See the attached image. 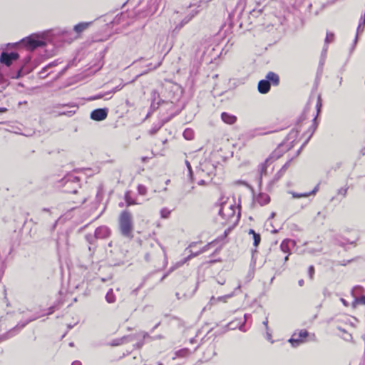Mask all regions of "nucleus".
<instances>
[{"mask_svg": "<svg viewBox=\"0 0 365 365\" xmlns=\"http://www.w3.org/2000/svg\"><path fill=\"white\" fill-rule=\"evenodd\" d=\"M107 115H108L107 109L99 108V109L94 110L91 113V118L95 120H103L107 117Z\"/></svg>", "mask_w": 365, "mask_h": 365, "instance_id": "9", "label": "nucleus"}, {"mask_svg": "<svg viewBox=\"0 0 365 365\" xmlns=\"http://www.w3.org/2000/svg\"><path fill=\"white\" fill-rule=\"evenodd\" d=\"M355 302L359 304H365V296L356 298Z\"/></svg>", "mask_w": 365, "mask_h": 365, "instance_id": "32", "label": "nucleus"}, {"mask_svg": "<svg viewBox=\"0 0 365 365\" xmlns=\"http://www.w3.org/2000/svg\"><path fill=\"white\" fill-rule=\"evenodd\" d=\"M319 190V185H317L313 190L309 192H304V193H297L294 192H292L291 194L294 198H300V197H307L310 195H314L317 191Z\"/></svg>", "mask_w": 365, "mask_h": 365, "instance_id": "15", "label": "nucleus"}, {"mask_svg": "<svg viewBox=\"0 0 365 365\" xmlns=\"http://www.w3.org/2000/svg\"><path fill=\"white\" fill-rule=\"evenodd\" d=\"M51 32L48 31L40 34H32L21 40L20 45L24 46L27 51L31 52L36 49H40L41 59H34L33 62H31L32 57L31 56H26L21 61V66L18 72L17 78L30 73L40 63L41 60L52 56V53L48 52L47 49L45 48L48 43L51 42Z\"/></svg>", "mask_w": 365, "mask_h": 365, "instance_id": "1", "label": "nucleus"}, {"mask_svg": "<svg viewBox=\"0 0 365 365\" xmlns=\"http://www.w3.org/2000/svg\"><path fill=\"white\" fill-rule=\"evenodd\" d=\"M240 288H241V283L239 282L236 289L231 293V294H226L225 296H222V297H219L217 298V300H218V302H225L227 299H230L231 297H232L235 293H236V291L237 290H240Z\"/></svg>", "mask_w": 365, "mask_h": 365, "instance_id": "19", "label": "nucleus"}, {"mask_svg": "<svg viewBox=\"0 0 365 365\" xmlns=\"http://www.w3.org/2000/svg\"><path fill=\"white\" fill-rule=\"evenodd\" d=\"M274 215H275V213H274V212H272V213L271 214L270 217H271V218H273V217H274Z\"/></svg>", "mask_w": 365, "mask_h": 365, "instance_id": "46", "label": "nucleus"}, {"mask_svg": "<svg viewBox=\"0 0 365 365\" xmlns=\"http://www.w3.org/2000/svg\"><path fill=\"white\" fill-rule=\"evenodd\" d=\"M160 127H155L153 128H152L150 130V133L151 135H154L155 133H157V131L159 130Z\"/></svg>", "mask_w": 365, "mask_h": 365, "instance_id": "36", "label": "nucleus"}, {"mask_svg": "<svg viewBox=\"0 0 365 365\" xmlns=\"http://www.w3.org/2000/svg\"><path fill=\"white\" fill-rule=\"evenodd\" d=\"M194 131L191 128H186L183 132V137L186 140H192L194 138Z\"/></svg>", "mask_w": 365, "mask_h": 365, "instance_id": "21", "label": "nucleus"}, {"mask_svg": "<svg viewBox=\"0 0 365 365\" xmlns=\"http://www.w3.org/2000/svg\"><path fill=\"white\" fill-rule=\"evenodd\" d=\"M159 97V95H158V93L156 92V91H153L152 92V99H153V103H152V106H155V102L157 99V98Z\"/></svg>", "mask_w": 365, "mask_h": 365, "instance_id": "30", "label": "nucleus"}, {"mask_svg": "<svg viewBox=\"0 0 365 365\" xmlns=\"http://www.w3.org/2000/svg\"><path fill=\"white\" fill-rule=\"evenodd\" d=\"M269 201V196L266 193H259L255 200V202L261 206L268 204Z\"/></svg>", "mask_w": 365, "mask_h": 365, "instance_id": "12", "label": "nucleus"}, {"mask_svg": "<svg viewBox=\"0 0 365 365\" xmlns=\"http://www.w3.org/2000/svg\"><path fill=\"white\" fill-rule=\"evenodd\" d=\"M110 230L106 226L98 227L95 231V237L98 239H105L110 236Z\"/></svg>", "mask_w": 365, "mask_h": 365, "instance_id": "10", "label": "nucleus"}, {"mask_svg": "<svg viewBox=\"0 0 365 365\" xmlns=\"http://www.w3.org/2000/svg\"><path fill=\"white\" fill-rule=\"evenodd\" d=\"M138 193L141 195H145L147 193V188L143 185H139L138 187Z\"/></svg>", "mask_w": 365, "mask_h": 365, "instance_id": "27", "label": "nucleus"}, {"mask_svg": "<svg viewBox=\"0 0 365 365\" xmlns=\"http://www.w3.org/2000/svg\"><path fill=\"white\" fill-rule=\"evenodd\" d=\"M284 260H285V261H287V260H288V255L285 257Z\"/></svg>", "mask_w": 365, "mask_h": 365, "instance_id": "48", "label": "nucleus"}, {"mask_svg": "<svg viewBox=\"0 0 365 365\" xmlns=\"http://www.w3.org/2000/svg\"><path fill=\"white\" fill-rule=\"evenodd\" d=\"M188 353V350L187 349H181L178 351H177L175 353V355L176 356H180V357H182V356H185Z\"/></svg>", "mask_w": 365, "mask_h": 365, "instance_id": "29", "label": "nucleus"}, {"mask_svg": "<svg viewBox=\"0 0 365 365\" xmlns=\"http://www.w3.org/2000/svg\"><path fill=\"white\" fill-rule=\"evenodd\" d=\"M295 245L294 240L286 239L282 241L280 245L281 250L284 253H289L292 248Z\"/></svg>", "mask_w": 365, "mask_h": 365, "instance_id": "11", "label": "nucleus"}, {"mask_svg": "<svg viewBox=\"0 0 365 365\" xmlns=\"http://www.w3.org/2000/svg\"><path fill=\"white\" fill-rule=\"evenodd\" d=\"M274 158L272 156H270L268 158L266 159V160L264 161V163L261 164L259 165V172H260V174L261 175H262L263 174H265L266 173V169H267V167L270 165L273 161H274Z\"/></svg>", "mask_w": 365, "mask_h": 365, "instance_id": "17", "label": "nucleus"}, {"mask_svg": "<svg viewBox=\"0 0 365 365\" xmlns=\"http://www.w3.org/2000/svg\"><path fill=\"white\" fill-rule=\"evenodd\" d=\"M270 89V83L267 80H261L258 83V91L260 93H267Z\"/></svg>", "mask_w": 365, "mask_h": 365, "instance_id": "13", "label": "nucleus"}, {"mask_svg": "<svg viewBox=\"0 0 365 365\" xmlns=\"http://www.w3.org/2000/svg\"><path fill=\"white\" fill-rule=\"evenodd\" d=\"M250 316L249 314H245V319L247 320Z\"/></svg>", "mask_w": 365, "mask_h": 365, "instance_id": "45", "label": "nucleus"}, {"mask_svg": "<svg viewBox=\"0 0 365 365\" xmlns=\"http://www.w3.org/2000/svg\"><path fill=\"white\" fill-rule=\"evenodd\" d=\"M19 57V55L15 52L6 53L2 52L0 57L1 63L9 66L13 61H16Z\"/></svg>", "mask_w": 365, "mask_h": 365, "instance_id": "7", "label": "nucleus"}, {"mask_svg": "<svg viewBox=\"0 0 365 365\" xmlns=\"http://www.w3.org/2000/svg\"><path fill=\"white\" fill-rule=\"evenodd\" d=\"M265 79L267 80L268 82H269L270 83H272L274 86H277L279 82V76L277 73L272 71L269 72L266 75Z\"/></svg>", "mask_w": 365, "mask_h": 365, "instance_id": "16", "label": "nucleus"}, {"mask_svg": "<svg viewBox=\"0 0 365 365\" xmlns=\"http://www.w3.org/2000/svg\"><path fill=\"white\" fill-rule=\"evenodd\" d=\"M341 301L342 302V303H343L344 305L347 306V303H346V302L344 299H341Z\"/></svg>", "mask_w": 365, "mask_h": 365, "instance_id": "43", "label": "nucleus"}, {"mask_svg": "<svg viewBox=\"0 0 365 365\" xmlns=\"http://www.w3.org/2000/svg\"><path fill=\"white\" fill-rule=\"evenodd\" d=\"M185 164H186V166L187 168L189 178L190 180H192V171L190 163L187 160H186Z\"/></svg>", "mask_w": 365, "mask_h": 365, "instance_id": "28", "label": "nucleus"}, {"mask_svg": "<svg viewBox=\"0 0 365 365\" xmlns=\"http://www.w3.org/2000/svg\"><path fill=\"white\" fill-rule=\"evenodd\" d=\"M315 340L314 334H309L306 329H300L293 333L289 341L293 347H297L302 344Z\"/></svg>", "mask_w": 365, "mask_h": 365, "instance_id": "4", "label": "nucleus"}, {"mask_svg": "<svg viewBox=\"0 0 365 365\" xmlns=\"http://www.w3.org/2000/svg\"><path fill=\"white\" fill-rule=\"evenodd\" d=\"M348 187L346 186L342 187L337 190L338 195L344 197L346 195Z\"/></svg>", "mask_w": 365, "mask_h": 365, "instance_id": "25", "label": "nucleus"}, {"mask_svg": "<svg viewBox=\"0 0 365 365\" xmlns=\"http://www.w3.org/2000/svg\"><path fill=\"white\" fill-rule=\"evenodd\" d=\"M234 202H223L219 209V215L224 220L222 223L235 225L240 219V213Z\"/></svg>", "mask_w": 365, "mask_h": 365, "instance_id": "3", "label": "nucleus"}, {"mask_svg": "<svg viewBox=\"0 0 365 365\" xmlns=\"http://www.w3.org/2000/svg\"><path fill=\"white\" fill-rule=\"evenodd\" d=\"M221 118L227 124L232 125L234 124L237 120V117L232 114L223 112L221 114Z\"/></svg>", "mask_w": 365, "mask_h": 365, "instance_id": "14", "label": "nucleus"}, {"mask_svg": "<svg viewBox=\"0 0 365 365\" xmlns=\"http://www.w3.org/2000/svg\"><path fill=\"white\" fill-rule=\"evenodd\" d=\"M80 180V177L75 173L68 174L63 179L64 191L70 193H76L81 187Z\"/></svg>", "mask_w": 365, "mask_h": 365, "instance_id": "5", "label": "nucleus"}, {"mask_svg": "<svg viewBox=\"0 0 365 365\" xmlns=\"http://www.w3.org/2000/svg\"><path fill=\"white\" fill-rule=\"evenodd\" d=\"M158 365H163L162 363H160Z\"/></svg>", "mask_w": 365, "mask_h": 365, "instance_id": "51", "label": "nucleus"}, {"mask_svg": "<svg viewBox=\"0 0 365 365\" xmlns=\"http://www.w3.org/2000/svg\"><path fill=\"white\" fill-rule=\"evenodd\" d=\"M106 299L108 303H113L115 301V297L112 289L107 292Z\"/></svg>", "mask_w": 365, "mask_h": 365, "instance_id": "22", "label": "nucleus"}, {"mask_svg": "<svg viewBox=\"0 0 365 365\" xmlns=\"http://www.w3.org/2000/svg\"><path fill=\"white\" fill-rule=\"evenodd\" d=\"M192 257V255H190L188 256L187 258H185L184 260L181 261V262H179L178 263H176V264L175 265L174 267H173L171 269L170 271H173L175 269L178 268V267H180V266H182L184 263H185L189 259H190L191 257Z\"/></svg>", "mask_w": 365, "mask_h": 365, "instance_id": "26", "label": "nucleus"}, {"mask_svg": "<svg viewBox=\"0 0 365 365\" xmlns=\"http://www.w3.org/2000/svg\"><path fill=\"white\" fill-rule=\"evenodd\" d=\"M71 365H81V363L79 361H75Z\"/></svg>", "mask_w": 365, "mask_h": 365, "instance_id": "39", "label": "nucleus"}, {"mask_svg": "<svg viewBox=\"0 0 365 365\" xmlns=\"http://www.w3.org/2000/svg\"><path fill=\"white\" fill-rule=\"evenodd\" d=\"M263 324L265 326L266 329L268 330V319L266 318L265 321L263 322Z\"/></svg>", "mask_w": 365, "mask_h": 365, "instance_id": "38", "label": "nucleus"}, {"mask_svg": "<svg viewBox=\"0 0 365 365\" xmlns=\"http://www.w3.org/2000/svg\"><path fill=\"white\" fill-rule=\"evenodd\" d=\"M288 165H289V163H286V164L283 166L282 169H283V170H285V169L287 168Z\"/></svg>", "mask_w": 365, "mask_h": 365, "instance_id": "44", "label": "nucleus"}, {"mask_svg": "<svg viewBox=\"0 0 365 365\" xmlns=\"http://www.w3.org/2000/svg\"><path fill=\"white\" fill-rule=\"evenodd\" d=\"M6 110V109L4 108H0V113L5 112Z\"/></svg>", "mask_w": 365, "mask_h": 365, "instance_id": "42", "label": "nucleus"}, {"mask_svg": "<svg viewBox=\"0 0 365 365\" xmlns=\"http://www.w3.org/2000/svg\"><path fill=\"white\" fill-rule=\"evenodd\" d=\"M125 200H126L128 205H131L135 204V202L130 197H129L127 195L125 196Z\"/></svg>", "mask_w": 365, "mask_h": 365, "instance_id": "34", "label": "nucleus"}, {"mask_svg": "<svg viewBox=\"0 0 365 365\" xmlns=\"http://www.w3.org/2000/svg\"><path fill=\"white\" fill-rule=\"evenodd\" d=\"M119 224L122 234L129 236L133 230L132 215L127 210L123 211L120 215Z\"/></svg>", "mask_w": 365, "mask_h": 365, "instance_id": "6", "label": "nucleus"}, {"mask_svg": "<svg viewBox=\"0 0 365 365\" xmlns=\"http://www.w3.org/2000/svg\"><path fill=\"white\" fill-rule=\"evenodd\" d=\"M308 273L310 279H313L314 274V266H310L308 269Z\"/></svg>", "mask_w": 365, "mask_h": 365, "instance_id": "31", "label": "nucleus"}, {"mask_svg": "<svg viewBox=\"0 0 365 365\" xmlns=\"http://www.w3.org/2000/svg\"><path fill=\"white\" fill-rule=\"evenodd\" d=\"M342 337L344 340L349 341L351 339V335L347 332H344V334H342Z\"/></svg>", "mask_w": 365, "mask_h": 365, "instance_id": "33", "label": "nucleus"}, {"mask_svg": "<svg viewBox=\"0 0 365 365\" xmlns=\"http://www.w3.org/2000/svg\"><path fill=\"white\" fill-rule=\"evenodd\" d=\"M317 128L316 117L313 115L309 120L307 119L306 114L302 116L297 123V128L295 130H292L288 135L289 140H295L298 136L299 133L304 132L303 135L306 136L308 135V139L313 135Z\"/></svg>", "mask_w": 365, "mask_h": 365, "instance_id": "2", "label": "nucleus"}, {"mask_svg": "<svg viewBox=\"0 0 365 365\" xmlns=\"http://www.w3.org/2000/svg\"><path fill=\"white\" fill-rule=\"evenodd\" d=\"M334 41V34L331 32H327V36L325 38V43L328 44L329 43H331Z\"/></svg>", "mask_w": 365, "mask_h": 365, "instance_id": "24", "label": "nucleus"}, {"mask_svg": "<svg viewBox=\"0 0 365 365\" xmlns=\"http://www.w3.org/2000/svg\"><path fill=\"white\" fill-rule=\"evenodd\" d=\"M160 217L163 219H168L171 213V210L167 207H163L160 211Z\"/></svg>", "mask_w": 365, "mask_h": 365, "instance_id": "23", "label": "nucleus"}, {"mask_svg": "<svg viewBox=\"0 0 365 365\" xmlns=\"http://www.w3.org/2000/svg\"><path fill=\"white\" fill-rule=\"evenodd\" d=\"M327 48H324V52H326Z\"/></svg>", "mask_w": 365, "mask_h": 365, "instance_id": "50", "label": "nucleus"}, {"mask_svg": "<svg viewBox=\"0 0 365 365\" xmlns=\"http://www.w3.org/2000/svg\"><path fill=\"white\" fill-rule=\"evenodd\" d=\"M205 170H207L206 175H207V178L210 179L214 174L215 168L209 163L205 162L201 164V170L197 172V175L200 177H204Z\"/></svg>", "mask_w": 365, "mask_h": 365, "instance_id": "8", "label": "nucleus"}, {"mask_svg": "<svg viewBox=\"0 0 365 365\" xmlns=\"http://www.w3.org/2000/svg\"><path fill=\"white\" fill-rule=\"evenodd\" d=\"M249 235L252 236V239L254 240V243H253L254 246L257 247L261 240L259 234L256 233L254 230L250 229L249 230Z\"/></svg>", "mask_w": 365, "mask_h": 365, "instance_id": "20", "label": "nucleus"}, {"mask_svg": "<svg viewBox=\"0 0 365 365\" xmlns=\"http://www.w3.org/2000/svg\"><path fill=\"white\" fill-rule=\"evenodd\" d=\"M299 286H303V284H304V280H303V279L299 280Z\"/></svg>", "mask_w": 365, "mask_h": 365, "instance_id": "41", "label": "nucleus"}, {"mask_svg": "<svg viewBox=\"0 0 365 365\" xmlns=\"http://www.w3.org/2000/svg\"><path fill=\"white\" fill-rule=\"evenodd\" d=\"M208 179H202L198 181V185H203L207 183Z\"/></svg>", "mask_w": 365, "mask_h": 365, "instance_id": "35", "label": "nucleus"}, {"mask_svg": "<svg viewBox=\"0 0 365 365\" xmlns=\"http://www.w3.org/2000/svg\"><path fill=\"white\" fill-rule=\"evenodd\" d=\"M102 197V194L101 192V191H98V193H97V198H101Z\"/></svg>", "mask_w": 365, "mask_h": 365, "instance_id": "40", "label": "nucleus"}, {"mask_svg": "<svg viewBox=\"0 0 365 365\" xmlns=\"http://www.w3.org/2000/svg\"><path fill=\"white\" fill-rule=\"evenodd\" d=\"M267 339H270V338H271V335H270V334H269L268 332H267Z\"/></svg>", "mask_w": 365, "mask_h": 365, "instance_id": "47", "label": "nucleus"}, {"mask_svg": "<svg viewBox=\"0 0 365 365\" xmlns=\"http://www.w3.org/2000/svg\"><path fill=\"white\" fill-rule=\"evenodd\" d=\"M218 302V300H217V298L212 297L210 301V304H215Z\"/></svg>", "mask_w": 365, "mask_h": 365, "instance_id": "37", "label": "nucleus"}, {"mask_svg": "<svg viewBox=\"0 0 365 365\" xmlns=\"http://www.w3.org/2000/svg\"><path fill=\"white\" fill-rule=\"evenodd\" d=\"M90 25H91V22H82V23H80V24L76 25L73 28V30L76 33L81 34V32L86 30L89 27Z\"/></svg>", "mask_w": 365, "mask_h": 365, "instance_id": "18", "label": "nucleus"}, {"mask_svg": "<svg viewBox=\"0 0 365 365\" xmlns=\"http://www.w3.org/2000/svg\"><path fill=\"white\" fill-rule=\"evenodd\" d=\"M160 63H158L156 66L154 67V68H158V66H160Z\"/></svg>", "mask_w": 365, "mask_h": 365, "instance_id": "49", "label": "nucleus"}]
</instances>
